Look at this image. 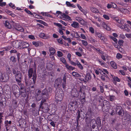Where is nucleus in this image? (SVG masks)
Wrapping results in <instances>:
<instances>
[{
	"mask_svg": "<svg viewBox=\"0 0 131 131\" xmlns=\"http://www.w3.org/2000/svg\"><path fill=\"white\" fill-rule=\"evenodd\" d=\"M60 60L65 65V66L67 64L64 58L63 57L61 58H60Z\"/></svg>",
	"mask_w": 131,
	"mask_h": 131,
	"instance_id": "bb28decb",
	"label": "nucleus"
},
{
	"mask_svg": "<svg viewBox=\"0 0 131 131\" xmlns=\"http://www.w3.org/2000/svg\"><path fill=\"white\" fill-rule=\"evenodd\" d=\"M28 38L32 39L34 40L35 39V38L33 35H29L28 36Z\"/></svg>",
	"mask_w": 131,
	"mask_h": 131,
	"instance_id": "bf43d9fd",
	"label": "nucleus"
},
{
	"mask_svg": "<svg viewBox=\"0 0 131 131\" xmlns=\"http://www.w3.org/2000/svg\"><path fill=\"white\" fill-rule=\"evenodd\" d=\"M6 69L7 72L9 73H10L11 72L9 67L8 66H6Z\"/></svg>",
	"mask_w": 131,
	"mask_h": 131,
	"instance_id": "e433bc0d",
	"label": "nucleus"
},
{
	"mask_svg": "<svg viewBox=\"0 0 131 131\" xmlns=\"http://www.w3.org/2000/svg\"><path fill=\"white\" fill-rule=\"evenodd\" d=\"M63 54L62 53L59 51H57V56L59 57H61L63 56Z\"/></svg>",
	"mask_w": 131,
	"mask_h": 131,
	"instance_id": "a19ab883",
	"label": "nucleus"
},
{
	"mask_svg": "<svg viewBox=\"0 0 131 131\" xmlns=\"http://www.w3.org/2000/svg\"><path fill=\"white\" fill-rule=\"evenodd\" d=\"M78 116H77V119L78 120L80 118V112L79 110H78L77 112Z\"/></svg>",
	"mask_w": 131,
	"mask_h": 131,
	"instance_id": "4d7b16f0",
	"label": "nucleus"
},
{
	"mask_svg": "<svg viewBox=\"0 0 131 131\" xmlns=\"http://www.w3.org/2000/svg\"><path fill=\"white\" fill-rule=\"evenodd\" d=\"M80 23L83 25H86L87 24V22L84 20L82 19Z\"/></svg>",
	"mask_w": 131,
	"mask_h": 131,
	"instance_id": "ea45409f",
	"label": "nucleus"
},
{
	"mask_svg": "<svg viewBox=\"0 0 131 131\" xmlns=\"http://www.w3.org/2000/svg\"><path fill=\"white\" fill-rule=\"evenodd\" d=\"M23 75L22 73L19 71H17L16 72V74L15 75V78L16 81L18 83V84L20 85Z\"/></svg>",
	"mask_w": 131,
	"mask_h": 131,
	"instance_id": "f03ea898",
	"label": "nucleus"
},
{
	"mask_svg": "<svg viewBox=\"0 0 131 131\" xmlns=\"http://www.w3.org/2000/svg\"><path fill=\"white\" fill-rule=\"evenodd\" d=\"M71 35L73 37L75 38H78L80 37L78 33H71Z\"/></svg>",
	"mask_w": 131,
	"mask_h": 131,
	"instance_id": "7c9ffc66",
	"label": "nucleus"
},
{
	"mask_svg": "<svg viewBox=\"0 0 131 131\" xmlns=\"http://www.w3.org/2000/svg\"><path fill=\"white\" fill-rule=\"evenodd\" d=\"M120 28L124 29L126 31V32H128L130 30V27H129V25L128 24L125 25L124 26H122L120 27Z\"/></svg>",
	"mask_w": 131,
	"mask_h": 131,
	"instance_id": "6e6552de",
	"label": "nucleus"
},
{
	"mask_svg": "<svg viewBox=\"0 0 131 131\" xmlns=\"http://www.w3.org/2000/svg\"><path fill=\"white\" fill-rule=\"evenodd\" d=\"M103 17L106 19V20H109L110 19V18L109 17L105 15V14H104L103 15Z\"/></svg>",
	"mask_w": 131,
	"mask_h": 131,
	"instance_id": "3c124183",
	"label": "nucleus"
},
{
	"mask_svg": "<svg viewBox=\"0 0 131 131\" xmlns=\"http://www.w3.org/2000/svg\"><path fill=\"white\" fill-rule=\"evenodd\" d=\"M123 42V41L122 40H119L118 41V43L120 46L122 45Z\"/></svg>",
	"mask_w": 131,
	"mask_h": 131,
	"instance_id": "e2e57ef3",
	"label": "nucleus"
},
{
	"mask_svg": "<svg viewBox=\"0 0 131 131\" xmlns=\"http://www.w3.org/2000/svg\"><path fill=\"white\" fill-rule=\"evenodd\" d=\"M110 101L111 102H113L114 101L115 99V96L113 95L110 96Z\"/></svg>",
	"mask_w": 131,
	"mask_h": 131,
	"instance_id": "473e14b6",
	"label": "nucleus"
},
{
	"mask_svg": "<svg viewBox=\"0 0 131 131\" xmlns=\"http://www.w3.org/2000/svg\"><path fill=\"white\" fill-rule=\"evenodd\" d=\"M71 26L75 28H77L79 27V23L75 21H73L72 23L71 24Z\"/></svg>",
	"mask_w": 131,
	"mask_h": 131,
	"instance_id": "f3484780",
	"label": "nucleus"
},
{
	"mask_svg": "<svg viewBox=\"0 0 131 131\" xmlns=\"http://www.w3.org/2000/svg\"><path fill=\"white\" fill-rule=\"evenodd\" d=\"M106 54L104 53L102 55H101V57L102 59L104 61H105L106 60Z\"/></svg>",
	"mask_w": 131,
	"mask_h": 131,
	"instance_id": "c03bdc74",
	"label": "nucleus"
},
{
	"mask_svg": "<svg viewBox=\"0 0 131 131\" xmlns=\"http://www.w3.org/2000/svg\"><path fill=\"white\" fill-rule=\"evenodd\" d=\"M81 38L84 39L86 40L87 38L86 36L83 34H82L81 35Z\"/></svg>",
	"mask_w": 131,
	"mask_h": 131,
	"instance_id": "6e6d98bb",
	"label": "nucleus"
},
{
	"mask_svg": "<svg viewBox=\"0 0 131 131\" xmlns=\"http://www.w3.org/2000/svg\"><path fill=\"white\" fill-rule=\"evenodd\" d=\"M54 24L55 25L58 26L59 28H60L62 27V25L59 23H54Z\"/></svg>",
	"mask_w": 131,
	"mask_h": 131,
	"instance_id": "5fc2aeb1",
	"label": "nucleus"
},
{
	"mask_svg": "<svg viewBox=\"0 0 131 131\" xmlns=\"http://www.w3.org/2000/svg\"><path fill=\"white\" fill-rule=\"evenodd\" d=\"M124 23V20L121 19V20H119V21H118V23H120L121 24H123Z\"/></svg>",
	"mask_w": 131,
	"mask_h": 131,
	"instance_id": "680f3d73",
	"label": "nucleus"
},
{
	"mask_svg": "<svg viewBox=\"0 0 131 131\" xmlns=\"http://www.w3.org/2000/svg\"><path fill=\"white\" fill-rule=\"evenodd\" d=\"M40 106L42 107V109L43 111L47 112L48 110V106L47 103H45Z\"/></svg>",
	"mask_w": 131,
	"mask_h": 131,
	"instance_id": "1a4fd4ad",
	"label": "nucleus"
},
{
	"mask_svg": "<svg viewBox=\"0 0 131 131\" xmlns=\"http://www.w3.org/2000/svg\"><path fill=\"white\" fill-rule=\"evenodd\" d=\"M82 18L79 17H77L75 18V20H76L80 22Z\"/></svg>",
	"mask_w": 131,
	"mask_h": 131,
	"instance_id": "8fccbe9b",
	"label": "nucleus"
},
{
	"mask_svg": "<svg viewBox=\"0 0 131 131\" xmlns=\"http://www.w3.org/2000/svg\"><path fill=\"white\" fill-rule=\"evenodd\" d=\"M100 26L103 27L105 29L108 30H111L110 28L108 26H107L105 22L103 21L101 22L100 24Z\"/></svg>",
	"mask_w": 131,
	"mask_h": 131,
	"instance_id": "0eeeda50",
	"label": "nucleus"
},
{
	"mask_svg": "<svg viewBox=\"0 0 131 131\" xmlns=\"http://www.w3.org/2000/svg\"><path fill=\"white\" fill-rule=\"evenodd\" d=\"M72 74L73 76L75 77H81V75H80L78 74V73L74 72H72Z\"/></svg>",
	"mask_w": 131,
	"mask_h": 131,
	"instance_id": "c756f323",
	"label": "nucleus"
},
{
	"mask_svg": "<svg viewBox=\"0 0 131 131\" xmlns=\"http://www.w3.org/2000/svg\"><path fill=\"white\" fill-rule=\"evenodd\" d=\"M63 95V92L62 90L60 91H57L56 95L55 98L58 101H61L62 99Z\"/></svg>",
	"mask_w": 131,
	"mask_h": 131,
	"instance_id": "7ed1b4c3",
	"label": "nucleus"
},
{
	"mask_svg": "<svg viewBox=\"0 0 131 131\" xmlns=\"http://www.w3.org/2000/svg\"><path fill=\"white\" fill-rule=\"evenodd\" d=\"M91 123H92V128L93 129L95 127V126L96 125L95 124H97V122L96 121L95 119H93L91 120Z\"/></svg>",
	"mask_w": 131,
	"mask_h": 131,
	"instance_id": "6ab92c4d",
	"label": "nucleus"
},
{
	"mask_svg": "<svg viewBox=\"0 0 131 131\" xmlns=\"http://www.w3.org/2000/svg\"><path fill=\"white\" fill-rule=\"evenodd\" d=\"M49 51L51 54L52 55L54 54L56 52L55 49L52 47L50 48H49Z\"/></svg>",
	"mask_w": 131,
	"mask_h": 131,
	"instance_id": "393cba45",
	"label": "nucleus"
},
{
	"mask_svg": "<svg viewBox=\"0 0 131 131\" xmlns=\"http://www.w3.org/2000/svg\"><path fill=\"white\" fill-rule=\"evenodd\" d=\"M116 57L118 59H119L122 57V56L119 53H118L117 54Z\"/></svg>",
	"mask_w": 131,
	"mask_h": 131,
	"instance_id": "de8ad7c7",
	"label": "nucleus"
},
{
	"mask_svg": "<svg viewBox=\"0 0 131 131\" xmlns=\"http://www.w3.org/2000/svg\"><path fill=\"white\" fill-rule=\"evenodd\" d=\"M112 7H113V8H117V6L114 3H112Z\"/></svg>",
	"mask_w": 131,
	"mask_h": 131,
	"instance_id": "0e129e2a",
	"label": "nucleus"
},
{
	"mask_svg": "<svg viewBox=\"0 0 131 131\" xmlns=\"http://www.w3.org/2000/svg\"><path fill=\"white\" fill-rule=\"evenodd\" d=\"M62 16L63 18H64L67 20H71L72 19L67 14L63 13L62 15Z\"/></svg>",
	"mask_w": 131,
	"mask_h": 131,
	"instance_id": "a211bd4d",
	"label": "nucleus"
},
{
	"mask_svg": "<svg viewBox=\"0 0 131 131\" xmlns=\"http://www.w3.org/2000/svg\"><path fill=\"white\" fill-rule=\"evenodd\" d=\"M42 93H41V91L39 90H38L37 91V92L36 93V94L35 95V96L36 97L39 95H42Z\"/></svg>",
	"mask_w": 131,
	"mask_h": 131,
	"instance_id": "37998d69",
	"label": "nucleus"
},
{
	"mask_svg": "<svg viewBox=\"0 0 131 131\" xmlns=\"http://www.w3.org/2000/svg\"><path fill=\"white\" fill-rule=\"evenodd\" d=\"M20 42H18V41H15L13 42L12 45L13 47L15 48H18L19 47L21 46V45L20 44Z\"/></svg>",
	"mask_w": 131,
	"mask_h": 131,
	"instance_id": "9b49d317",
	"label": "nucleus"
},
{
	"mask_svg": "<svg viewBox=\"0 0 131 131\" xmlns=\"http://www.w3.org/2000/svg\"><path fill=\"white\" fill-rule=\"evenodd\" d=\"M36 72V71H35L33 72V69L32 68H30L29 69L28 72V75L29 78H30L32 77V74H33V78H32L33 82H31V83L34 84L35 83L37 78V75Z\"/></svg>",
	"mask_w": 131,
	"mask_h": 131,
	"instance_id": "f257e3e1",
	"label": "nucleus"
},
{
	"mask_svg": "<svg viewBox=\"0 0 131 131\" xmlns=\"http://www.w3.org/2000/svg\"><path fill=\"white\" fill-rule=\"evenodd\" d=\"M24 11L27 13L28 14H29L30 15H33L32 13L28 10L27 9H24Z\"/></svg>",
	"mask_w": 131,
	"mask_h": 131,
	"instance_id": "a18cd8bd",
	"label": "nucleus"
},
{
	"mask_svg": "<svg viewBox=\"0 0 131 131\" xmlns=\"http://www.w3.org/2000/svg\"><path fill=\"white\" fill-rule=\"evenodd\" d=\"M81 41L82 44L84 46H86L88 45V43L87 41L85 40H82Z\"/></svg>",
	"mask_w": 131,
	"mask_h": 131,
	"instance_id": "79ce46f5",
	"label": "nucleus"
},
{
	"mask_svg": "<svg viewBox=\"0 0 131 131\" xmlns=\"http://www.w3.org/2000/svg\"><path fill=\"white\" fill-rule=\"evenodd\" d=\"M71 54L70 53H68L67 56V58H68L69 61L70 62V63L72 65V62H74L73 61L71 60Z\"/></svg>",
	"mask_w": 131,
	"mask_h": 131,
	"instance_id": "c85d7f7f",
	"label": "nucleus"
},
{
	"mask_svg": "<svg viewBox=\"0 0 131 131\" xmlns=\"http://www.w3.org/2000/svg\"><path fill=\"white\" fill-rule=\"evenodd\" d=\"M65 67L69 70H73L75 69V68L72 66H70L67 64L65 66Z\"/></svg>",
	"mask_w": 131,
	"mask_h": 131,
	"instance_id": "412c9836",
	"label": "nucleus"
},
{
	"mask_svg": "<svg viewBox=\"0 0 131 131\" xmlns=\"http://www.w3.org/2000/svg\"><path fill=\"white\" fill-rule=\"evenodd\" d=\"M116 111L117 114L122 116L124 114V112L122 107L120 106H117L116 108Z\"/></svg>",
	"mask_w": 131,
	"mask_h": 131,
	"instance_id": "20e7f679",
	"label": "nucleus"
},
{
	"mask_svg": "<svg viewBox=\"0 0 131 131\" xmlns=\"http://www.w3.org/2000/svg\"><path fill=\"white\" fill-rule=\"evenodd\" d=\"M96 35L98 37L100 38L101 40H103V39L104 37L103 36H102L101 33H96Z\"/></svg>",
	"mask_w": 131,
	"mask_h": 131,
	"instance_id": "4c0bfd02",
	"label": "nucleus"
},
{
	"mask_svg": "<svg viewBox=\"0 0 131 131\" xmlns=\"http://www.w3.org/2000/svg\"><path fill=\"white\" fill-rule=\"evenodd\" d=\"M113 80L115 81H117L119 82L120 81V80L117 77H114L113 78Z\"/></svg>",
	"mask_w": 131,
	"mask_h": 131,
	"instance_id": "49530a36",
	"label": "nucleus"
},
{
	"mask_svg": "<svg viewBox=\"0 0 131 131\" xmlns=\"http://www.w3.org/2000/svg\"><path fill=\"white\" fill-rule=\"evenodd\" d=\"M66 4L68 6L70 7H72L73 8H75V5H73V4H71L69 2L67 1L66 2Z\"/></svg>",
	"mask_w": 131,
	"mask_h": 131,
	"instance_id": "b1692460",
	"label": "nucleus"
},
{
	"mask_svg": "<svg viewBox=\"0 0 131 131\" xmlns=\"http://www.w3.org/2000/svg\"><path fill=\"white\" fill-rule=\"evenodd\" d=\"M32 43L34 45L37 47L42 46L43 44L41 42L39 41H33Z\"/></svg>",
	"mask_w": 131,
	"mask_h": 131,
	"instance_id": "2eb2a0df",
	"label": "nucleus"
},
{
	"mask_svg": "<svg viewBox=\"0 0 131 131\" xmlns=\"http://www.w3.org/2000/svg\"><path fill=\"white\" fill-rule=\"evenodd\" d=\"M15 29L18 31L19 32H23L24 31L23 29L20 26V25L17 24L15 28Z\"/></svg>",
	"mask_w": 131,
	"mask_h": 131,
	"instance_id": "4468645a",
	"label": "nucleus"
},
{
	"mask_svg": "<svg viewBox=\"0 0 131 131\" xmlns=\"http://www.w3.org/2000/svg\"><path fill=\"white\" fill-rule=\"evenodd\" d=\"M111 66L113 68L116 69L117 68V66L116 64L113 61H111L110 62Z\"/></svg>",
	"mask_w": 131,
	"mask_h": 131,
	"instance_id": "a878e982",
	"label": "nucleus"
},
{
	"mask_svg": "<svg viewBox=\"0 0 131 131\" xmlns=\"http://www.w3.org/2000/svg\"><path fill=\"white\" fill-rule=\"evenodd\" d=\"M10 61L13 62H15L16 61V59L13 56L11 57L10 58Z\"/></svg>",
	"mask_w": 131,
	"mask_h": 131,
	"instance_id": "f704fd0d",
	"label": "nucleus"
},
{
	"mask_svg": "<svg viewBox=\"0 0 131 131\" xmlns=\"http://www.w3.org/2000/svg\"><path fill=\"white\" fill-rule=\"evenodd\" d=\"M4 24L5 26L8 28L10 29L12 27L11 26L7 21H6Z\"/></svg>",
	"mask_w": 131,
	"mask_h": 131,
	"instance_id": "aec40b11",
	"label": "nucleus"
},
{
	"mask_svg": "<svg viewBox=\"0 0 131 131\" xmlns=\"http://www.w3.org/2000/svg\"><path fill=\"white\" fill-rule=\"evenodd\" d=\"M72 65L76 66L77 65L78 68L81 70H82L83 69V67L82 65L80 63L78 60H77L75 61V62H72Z\"/></svg>",
	"mask_w": 131,
	"mask_h": 131,
	"instance_id": "39448f33",
	"label": "nucleus"
},
{
	"mask_svg": "<svg viewBox=\"0 0 131 131\" xmlns=\"http://www.w3.org/2000/svg\"><path fill=\"white\" fill-rule=\"evenodd\" d=\"M66 77L65 76H64L63 78L62 81L61 82H62V86L63 88L64 89L66 85Z\"/></svg>",
	"mask_w": 131,
	"mask_h": 131,
	"instance_id": "dca6fc26",
	"label": "nucleus"
},
{
	"mask_svg": "<svg viewBox=\"0 0 131 131\" xmlns=\"http://www.w3.org/2000/svg\"><path fill=\"white\" fill-rule=\"evenodd\" d=\"M62 81L61 79H58L55 81V85L57 87L61 85V82Z\"/></svg>",
	"mask_w": 131,
	"mask_h": 131,
	"instance_id": "ddd939ff",
	"label": "nucleus"
},
{
	"mask_svg": "<svg viewBox=\"0 0 131 131\" xmlns=\"http://www.w3.org/2000/svg\"><path fill=\"white\" fill-rule=\"evenodd\" d=\"M45 102H46V100L45 99H42L41 100V103L40 104V105L42 106V104H43V103Z\"/></svg>",
	"mask_w": 131,
	"mask_h": 131,
	"instance_id": "774afa93",
	"label": "nucleus"
},
{
	"mask_svg": "<svg viewBox=\"0 0 131 131\" xmlns=\"http://www.w3.org/2000/svg\"><path fill=\"white\" fill-rule=\"evenodd\" d=\"M84 14L86 15V14L88 13V11L86 9H82L81 11Z\"/></svg>",
	"mask_w": 131,
	"mask_h": 131,
	"instance_id": "09e8293b",
	"label": "nucleus"
},
{
	"mask_svg": "<svg viewBox=\"0 0 131 131\" xmlns=\"http://www.w3.org/2000/svg\"><path fill=\"white\" fill-rule=\"evenodd\" d=\"M90 9L91 11L93 13H97L98 12V10L95 8L91 7Z\"/></svg>",
	"mask_w": 131,
	"mask_h": 131,
	"instance_id": "2f4dec72",
	"label": "nucleus"
},
{
	"mask_svg": "<svg viewBox=\"0 0 131 131\" xmlns=\"http://www.w3.org/2000/svg\"><path fill=\"white\" fill-rule=\"evenodd\" d=\"M87 86H84V85H83L82 86V88H81L79 91L78 92H77V93L78 94V92H82V91H83H83H84V90L86 89Z\"/></svg>",
	"mask_w": 131,
	"mask_h": 131,
	"instance_id": "cd10ccee",
	"label": "nucleus"
},
{
	"mask_svg": "<svg viewBox=\"0 0 131 131\" xmlns=\"http://www.w3.org/2000/svg\"><path fill=\"white\" fill-rule=\"evenodd\" d=\"M39 35L40 37L44 39H47L48 38V37L46 36L44 33H39Z\"/></svg>",
	"mask_w": 131,
	"mask_h": 131,
	"instance_id": "4be33fe9",
	"label": "nucleus"
},
{
	"mask_svg": "<svg viewBox=\"0 0 131 131\" xmlns=\"http://www.w3.org/2000/svg\"><path fill=\"white\" fill-rule=\"evenodd\" d=\"M90 31L92 33H94V31L93 28L92 27H90L89 28Z\"/></svg>",
	"mask_w": 131,
	"mask_h": 131,
	"instance_id": "69168bd1",
	"label": "nucleus"
},
{
	"mask_svg": "<svg viewBox=\"0 0 131 131\" xmlns=\"http://www.w3.org/2000/svg\"><path fill=\"white\" fill-rule=\"evenodd\" d=\"M42 95H46L47 96L48 95V93H47V91L46 89H45L44 90H43L42 92Z\"/></svg>",
	"mask_w": 131,
	"mask_h": 131,
	"instance_id": "c9c22d12",
	"label": "nucleus"
},
{
	"mask_svg": "<svg viewBox=\"0 0 131 131\" xmlns=\"http://www.w3.org/2000/svg\"><path fill=\"white\" fill-rule=\"evenodd\" d=\"M2 77L1 80L4 82L7 81L9 79L8 75L6 73L3 74L2 75Z\"/></svg>",
	"mask_w": 131,
	"mask_h": 131,
	"instance_id": "423d86ee",
	"label": "nucleus"
},
{
	"mask_svg": "<svg viewBox=\"0 0 131 131\" xmlns=\"http://www.w3.org/2000/svg\"><path fill=\"white\" fill-rule=\"evenodd\" d=\"M75 54L77 55L79 57H81L82 56V54L79 52H76Z\"/></svg>",
	"mask_w": 131,
	"mask_h": 131,
	"instance_id": "052dcab7",
	"label": "nucleus"
},
{
	"mask_svg": "<svg viewBox=\"0 0 131 131\" xmlns=\"http://www.w3.org/2000/svg\"><path fill=\"white\" fill-rule=\"evenodd\" d=\"M110 38L112 39V40H113L115 42H117V40L116 38H114L113 36H110Z\"/></svg>",
	"mask_w": 131,
	"mask_h": 131,
	"instance_id": "603ef678",
	"label": "nucleus"
},
{
	"mask_svg": "<svg viewBox=\"0 0 131 131\" xmlns=\"http://www.w3.org/2000/svg\"><path fill=\"white\" fill-rule=\"evenodd\" d=\"M42 95H40L35 97L36 100L37 101H39L42 98Z\"/></svg>",
	"mask_w": 131,
	"mask_h": 131,
	"instance_id": "58836bf2",
	"label": "nucleus"
},
{
	"mask_svg": "<svg viewBox=\"0 0 131 131\" xmlns=\"http://www.w3.org/2000/svg\"><path fill=\"white\" fill-rule=\"evenodd\" d=\"M123 13L124 14H128L129 13V11L128 10L124 8Z\"/></svg>",
	"mask_w": 131,
	"mask_h": 131,
	"instance_id": "13d9d810",
	"label": "nucleus"
},
{
	"mask_svg": "<svg viewBox=\"0 0 131 131\" xmlns=\"http://www.w3.org/2000/svg\"><path fill=\"white\" fill-rule=\"evenodd\" d=\"M20 44L22 46L23 48H25L28 47L29 46L28 43L23 41H20Z\"/></svg>",
	"mask_w": 131,
	"mask_h": 131,
	"instance_id": "f8f14e48",
	"label": "nucleus"
},
{
	"mask_svg": "<svg viewBox=\"0 0 131 131\" xmlns=\"http://www.w3.org/2000/svg\"><path fill=\"white\" fill-rule=\"evenodd\" d=\"M124 9V8H118L117 9L118 11H120L123 13Z\"/></svg>",
	"mask_w": 131,
	"mask_h": 131,
	"instance_id": "864d4df0",
	"label": "nucleus"
},
{
	"mask_svg": "<svg viewBox=\"0 0 131 131\" xmlns=\"http://www.w3.org/2000/svg\"><path fill=\"white\" fill-rule=\"evenodd\" d=\"M91 78V75L89 73L87 74L85 77V79L88 81L90 80Z\"/></svg>",
	"mask_w": 131,
	"mask_h": 131,
	"instance_id": "5701e85b",
	"label": "nucleus"
},
{
	"mask_svg": "<svg viewBox=\"0 0 131 131\" xmlns=\"http://www.w3.org/2000/svg\"><path fill=\"white\" fill-rule=\"evenodd\" d=\"M5 126H9V125L8 124V121H7V120L5 121Z\"/></svg>",
	"mask_w": 131,
	"mask_h": 131,
	"instance_id": "338daca9",
	"label": "nucleus"
},
{
	"mask_svg": "<svg viewBox=\"0 0 131 131\" xmlns=\"http://www.w3.org/2000/svg\"><path fill=\"white\" fill-rule=\"evenodd\" d=\"M98 61L100 63L101 65L103 67H104L105 66V63L104 62H102V61L101 60H99Z\"/></svg>",
	"mask_w": 131,
	"mask_h": 131,
	"instance_id": "72a5a7b5",
	"label": "nucleus"
},
{
	"mask_svg": "<svg viewBox=\"0 0 131 131\" xmlns=\"http://www.w3.org/2000/svg\"><path fill=\"white\" fill-rule=\"evenodd\" d=\"M20 92L21 95L22 96L25 97L26 96V91L24 88L21 87L20 88Z\"/></svg>",
	"mask_w": 131,
	"mask_h": 131,
	"instance_id": "9d476101",
	"label": "nucleus"
}]
</instances>
